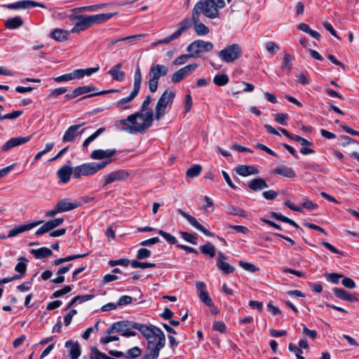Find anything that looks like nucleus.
I'll return each mask as SVG.
<instances>
[{"mask_svg": "<svg viewBox=\"0 0 359 359\" xmlns=\"http://www.w3.org/2000/svg\"><path fill=\"white\" fill-rule=\"evenodd\" d=\"M154 119L149 115L137 111L126 118L116 121L114 126L119 130L129 134H142L152 126Z\"/></svg>", "mask_w": 359, "mask_h": 359, "instance_id": "1", "label": "nucleus"}, {"mask_svg": "<svg viewBox=\"0 0 359 359\" xmlns=\"http://www.w3.org/2000/svg\"><path fill=\"white\" fill-rule=\"evenodd\" d=\"M117 15V13H100L92 15H76L70 16L72 20L75 21L74 25L70 30L72 33H79L88 29L94 25H100L107 22L112 17Z\"/></svg>", "mask_w": 359, "mask_h": 359, "instance_id": "2", "label": "nucleus"}, {"mask_svg": "<svg viewBox=\"0 0 359 359\" xmlns=\"http://www.w3.org/2000/svg\"><path fill=\"white\" fill-rule=\"evenodd\" d=\"M225 6L224 0H200L194 5L192 11L213 20L220 18L219 11Z\"/></svg>", "mask_w": 359, "mask_h": 359, "instance_id": "3", "label": "nucleus"}, {"mask_svg": "<svg viewBox=\"0 0 359 359\" xmlns=\"http://www.w3.org/2000/svg\"><path fill=\"white\" fill-rule=\"evenodd\" d=\"M111 162V160H107L105 161L99 163L90 162L83 163L81 165L75 167L73 169V177L76 179H79L83 176L94 175L100 170L105 168Z\"/></svg>", "mask_w": 359, "mask_h": 359, "instance_id": "4", "label": "nucleus"}, {"mask_svg": "<svg viewBox=\"0 0 359 359\" xmlns=\"http://www.w3.org/2000/svg\"><path fill=\"white\" fill-rule=\"evenodd\" d=\"M142 80V78L141 70L140 68L137 67L134 74V84L133 91L128 97H123L115 103V105L118 107L120 110H126L130 108V104L129 103L132 102L137 95L141 88Z\"/></svg>", "mask_w": 359, "mask_h": 359, "instance_id": "5", "label": "nucleus"}, {"mask_svg": "<svg viewBox=\"0 0 359 359\" xmlns=\"http://www.w3.org/2000/svg\"><path fill=\"white\" fill-rule=\"evenodd\" d=\"M168 72V67L166 65L160 64H153L151 65L148 73V86L151 93L156 91L160 78L167 76Z\"/></svg>", "mask_w": 359, "mask_h": 359, "instance_id": "6", "label": "nucleus"}, {"mask_svg": "<svg viewBox=\"0 0 359 359\" xmlns=\"http://www.w3.org/2000/svg\"><path fill=\"white\" fill-rule=\"evenodd\" d=\"M175 97V93L172 90H166L159 97L155 106L154 118L160 121L165 114V109L171 106Z\"/></svg>", "mask_w": 359, "mask_h": 359, "instance_id": "7", "label": "nucleus"}, {"mask_svg": "<svg viewBox=\"0 0 359 359\" xmlns=\"http://www.w3.org/2000/svg\"><path fill=\"white\" fill-rule=\"evenodd\" d=\"M135 325H142L140 323L130 321H118L113 323L107 330V334L121 333V335L126 337H134L136 332L132 329H135Z\"/></svg>", "mask_w": 359, "mask_h": 359, "instance_id": "8", "label": "nucleus"}, {"mask_svg": "<svg viewBox=\"0 0 359 359\" xmlns=\"http://www.w3.org/2000/svg\"><path fill=\"white\" fill-rule=\"evenodd\" d=\"M135 330H137L147 339V344L152 342L158 344L159 338L163 337V340L165 341V337L163 331L154 325H147L142 324V325H135Z\"/></svg>", "mask_w": 359, "mask_h": 359, "instance_id": "9", "label": "nucleus"}, {"mask_svg": "<svg viewBox=\"0 0 359 359\" xmlns=\"http://www.w3.org/2000/svg\"><path fill=\"white\" fill-rule=\"evenodd\" d=\"M242 55V49L238 43L226 46L218 53L219 57L226 63H231L239 59Z\"/></svg>", "mask_w": 359, "mask_h": 359, "instance_id": "10", "label": "nucleus"}, {"mask_svg": "<svg viewBox=\"0 0 359 359\" xmlns=\"http://www.w3.org/2000/svg\"><path fill=\"white\" fill-rule=\"evenodd\" d=\"M214 48L213 43L210 41L196 40L187 47V51L194 55V57L198 56L201 53L210 51Z\"/></svg>", "mask_w": 359, "mask_h": 359, "instance_id": "11", "label": "nucleus"}, {"mask_svg": "<svg viewBox=\"0 0 359 359\" xmlns=\"http://www.w3.org/2000/svg\"><path fill=\"white\" fill-rule=\"evenodd\" d=\"M191 26L190 20L187 18L182 20L178 24L177 29L171 35L161 39L160 43L162 45L170 43L171 41H175L180 37V36L185 32Z\"/></svg>", "mask_w": 359, "mask_h": 359, "instance_id": "12", "label": "nucleus"}, {"mask_svg": "<svg viewBox=\"0 0 359 359\" xmlns=\"http://www.w3.org/2000/svg\"><path fill=\"white\" fill-rule=\"evenodd\" d=\"M165 341L163 340V337L159 338L158 344L150 342L147 344L145 355L141 359H157L159 355L160 351L165 346Z\"/></svg>", "mask_w": 359, "mask_h": 359, "instance_id": "13", "label": "nucleus"}, {"mask_svg": "<svg viewBox=\"0 0 359 359\" xmlns=\"http://www.w3.org/2000/svg\"><path fill=\"white\" fill-rule=\"evenodd\" d=\"M198 67L196 63L188 65L175 72L172 76L173 83H179L187 76L192 74Z\"/></svg>", "mask_w": 359, "mask_h": 359, "instance_id": "14", "label": "nucleus"}, {"mask_svg": "<svg viewBox=\"0 0 359 359\" xmlns=\"http://www.w3.org/2000/svg\"><path fill=\"white\" fill-rule=\"evenodd\" d=\"M201 15L198 13L192 11L191 21L193 22L194 29L196 34L204 36L210 32V29L205 24L201 22Z\"/></svg>", "mask_w": 359, "mask_h": 359, "instance_id": "15", "label": "nucleus"}, {"mask_svg": "<svg viewBox=\"0 0 359 359\" xmlns=\"http://www.w3.org/2000/svg\"><path fill=\"white\" fill-rule=\"evenodd\" d=\"M82 124L73 125L69 126L62 136V142H73L76 136L81 135L85 131V128L80 129Z\"/></svg>", "mask_w": 359, "mask_h": 359, "instance_id": "16", "label": "nucleus"}, {"mask_svg": "<svg viewBox=\"0 0 359 359\" xmlns=\"http://www.w3.org/2000/svg\"><path fill=\"white\" fill-rule=\"evenodd\" d=\"M177 212H178L179 215H180L184 218H185L189 222V223L191 225H192L194 228H196L198 231H200L202 233H203L205 236H213V234L210 231L206 229L203 226H202L197 221V219L195 217H194L193 216H191V215H189L188 213L184 212L181 209H178L177 210Z\"/></svg>", "mask_w": 359, "mask_h": 359, "instance_id": "17", "label": "nucleus"}, {"mask_svg": "<svg viewBox=\"0 0 359 359\" xmlns=\"http://www.w3.org/2000/svg\"><path fill=\"white\" fill-rule=\"evenodd\" d=\"M128 176V173L123 170H116L106 175L104 178V183L103 186H106L108 184L113 183L116 181L123 180Z\"/></svg>", "mask_w": 359, "mask_h": 359, "instance_id": "18", "label": "nucleus"}, {"mask_svg": "<svg viewBox=\"0 0 359 359\" xmlns=\"http://www.w3.org/2000/svg\"><path fill=\"white\" fill-rule=\"evenodd\" d=\"M42 223H43V221L39 220V221H37V222H35L33 223L15 226L9 231V232L8 233V237L12 238V237L17 236L20 233H22L25 231L31 230L34 227H35Z\"/></svg>", "mask_w": 359, "mask_h": 359, "instance_id": "19", "label": "nucleus"}, {"mask_svg": "<svg viewBox=\"0 0 359 359\" xmlns=\"http://www.w3.org/2000/svg\"><path fill=\"white\" fill-rule=\"evenodd\" d=\"M32 136L15 137L10 139L2 147L3 151H8L11 148L25 144L31 140Z\"/></svg>", "mask_w": 359, "mask_h": 359, "instance_id": "20", "label": "nucleus"}, {"mask_svg": "<svg viewBox=\"0 0 359 359\" xmlns=\"http://www.w3.org/2000/svg\"><path fill=\"white\" fill-rule=\"evenodd\" d=\"M65 347L69 348V356L71 359H78L81 355V348L78 342L66 341Z\"/></svg>", "mask_w": 359, "mask_h": 359, "instance_id": "21", "label": "nucleus"}, {"mask_svg": "<svg viewBox=\"0 0 359 359\" xmlns=\"http://www.w3.org/2000/svg\"><path fill=\"white\" fill-rule=\"evenodd\" d=\"M122 65V62H118L109 71V74L113 79L118 81H123L125 79V72L121 70Z\"/></svg>", "mask_w": 359, "mask_h": 359, "instance_id": "22", "label": "nucleus"}, {"mask_svg": "<svg viewBox=\"0 0 359 359\" xmlns=\"http://www.w3.org/2000/svg\"><path fill=\"white\" fill-rule=\"evenodd\" d=\"M70 32L66 29L55 28L50 34V36L56 41L64 42L68 39Z\"/></svg>", "mask_w": 359, "mask_h": 359, "instance_id": "23", "label": "nucleus"}, {"mask_svg": "<svg viewBox=\"0 0 359 359\" xmlns=\"http://www.w3.org/2000/svg\"><path fill=\"white\" fill-rule=\"evenodd\" d=\"M58 207V210L60 212L69 211L74 209L79 208L81 205V203L78 201H74L73 203L69 202L66 199L60 200L57 203Z\"/></svg>", "mask_w": 359, "mask_h": 359, "instance_id": "24", "label": "nucleus"}, {"mask_svg": "<svg viewBox=\"0 0 359 359\" xmlns=\"http://www.w3.org/2000/svg\"><path fill=\"white\" fill-rule=\"evenodd\" d=\"M116 153L115 149H96L94 150L91 154L90 158L95 160H100L104 158H109Z\"/></svg>", "mask_w": 359, "mask_h": 359, "instance_id": "25", "label": "nucleus"}, {"mask_svg": "<svg viewBox=\"0 0 359 359\" xmlns=\"http://www.w3.org/2000/svg\"><path fill=\"white\" fill-rule=\"evenodd\" d=\"M248 186L251 190L254 191H260L268 187L266 181L260 177L255 178L249 181Z\"/></svg>", "mask_w": 359, "mask_h": 359, "instance_id": "26", "label": "nucleus"}, {"mask_svg": "<svg viewBox=\"0 0 359 359\" xmlns=\"http://www.w3.org/2000/svg\"><path fill=\"white\" fill-rule=\"evenodd\" d=\"M95 89V88L92 86H80L75 88L72 93L65 95V97L67 99L75 98L79 95L93 91Z\"/></svg>", "mask_w": 359, "mask_h": 359, "instance_id": "27", "label": "nucleus"}, {"mask_svg": "<svg viewBox=\"0 0 359 359\" xmlns=\"http://www.w3.org/2000/svg\"><path fill=\"white\" fill-rule=\"evenodd\" d=\"M236 171L238 175L241 176H248L250 175H255L259 172L258 169L252 166V165H241L236 167Z\"/></svg>", "mask_w": 359, "mask_h": 359, "instance_id": "28", "label": "nucleus"}, {"mask_svg": "<svg viewBox=\"0 0 359 359\" xmlns=\"http://www.w3.org/2000/svg\"><path fill=\"white\" fill-rule=\"evenodd\" d=\"M72 173L73 174V169L67 165H63L57 171L58 177L62 183H67L69 181Z\"/></svg>", "mask_w": 359, "mask_h": 359, "instance_id": "29", "label": "nucleus"}, {"mask_svg": "<svg viewBox=\"0 0 359 359\" xmlns=\"http://www.w3.org/2000/svg\"><path fill=\"white\" fill-rule=\"evenodd\" d=\"M333 292L337 298H339L342 300H346L351 302L358 301V299L355 297L353 296L349 292L343 289L335 287L333 289Z\"/></svg>", "mask_w": 359, "mask_h": 359, "instance_id": "30", "label": "nucleus"}, {"mask_svg": "<svg viewBox=\"0 0 359 359\" xmlns=\"http://www.w3.org/2000/svg\"><path fill=\"white\" fill-rule=\"evenodd\" d=\"M273 173L280 175L282 176L287 177L289 178H292L295 176V172H294V170L292 168L285 165H280L277 167L274 170Z\"/></svg>", "mask_w": 359, "mask_h": 359, "instance_id": "31", "label": "nucleus"}, {"mask_svg": "<svg viewBox=\"0 0 359 359\" xmlns=\"http://www.w3.org/2000/svg\"><path fill=\"white\" fill-rule=\"evenodd\" d=\"M100 67L97 66L95 67H90L88 69H78L75 70L76 76L77 79H82L85 76H90L94 73H96L99 71Z\"/></svg>", "mask_w": 359, "mask_h": 359, "instance_id": "32", "label": "nucleus"}, {"mask_svg": "<svg viewBox=\"0 0 359 359\" xmlns=\"http://www.w3.org/2000/svg\"><path fill=\"white\" fill-rule=\"evenodd\" d=\"M31 253L34 255L36 259H42L48 257L52 255V250L48 248H41L39 249L31 250Z\"/></svg>", "mask_w": 359, "mask_h": 359, "instance_id": "33", "label": "nucleus"}, {"mask_svg": "<svg viewBox=\"0 0 359 359\" xmlns=\"http://www.w3.org/2000/svg\"><path fill=\"white\" fill-rule=\"evenodd\" d=\"M226 212L230 215L239 216L241 217H245L247 216L244 210L233 205L226 206Z\"/></svg>", "mask_w": 359, "mask_h": 359, "instance_id": "34", "label": "nucleus"}, {"mask_svg": "<svg viewBox=\"0 0 359 359\" xmlns=\"http://www.w3.org/2000/svg\"><path fill=\"white\" fill-rule=\"evenodd\" d=\"M6 27L10 29H18L22 25V20L20 17H14L8 19L5 22Z\"/></svg>", "mask_w": 359, "mask_h": 359, "instance_id": "35", "label": "nucleus"}, {"mask_svg": "<svg viewBox=\"0 0 359 359\" xmlns=\"http://www.w3.org/2000/svg\"><path fill=\"white\" fill-rule=\"evenodd\" d=\"M151 102V97L150 95L146 97L143 102L142 103L140 109L139 111L142 112L145 114L149 115L150 116L154 118V114L151 109L149 107L150 103Z\"/></svg>", "mask_w": 359, "mask_h": 359, "instance_id": "36", "label": "nucleus"}, {"mask_svg": "<svg viewBox=\"0 0 359 359\" xmlns=\"http://www.w3.org/2000/svg\"><path fill=\"white\" fill-rule=\"evenodd\" d=\"M297 28L299 30L310 34L311 36L316 39L317 40H319L320 39V34L318 32H317L316 31L311 29L310 28V27L306 23L302 22V23L299 24L297 25Z\"/></svg>", "mask_w": 359, "mask_h": 359, "instance_id": "37", "label": "nucleus"}, {"mask_svg": "<svg viewBox=\"0 0 359 359\" xmlns=\"http://www.w3.org/2000/svg\"><path fill=\"white\" fill-rule=\"evenodd\" d=\"M20 9H27L32 7H41V8H46V6L43 4L36 2L35 1L32 0H22L20 1Z\"/></svg>", "mask_w": 359, "mask_h": 359, "instance_id": "38", "label": "nucleus"}, {"mask_svg": "<svg viewBox=\"0 0 359 359\" xmlns=\"http://www.w3.org/2000/svg\"><path fill=\"white\" fill-rule=\"evenodd\" d=\"M229 81V78L227 74H217L213 78V82L218 86H223L227 84Z\"/></svg>", "mask_w": 359, "mask_h": 359, "instance_id": "39", "label": "nucleus"}, {"mask_svg": "<svg viewBox=\"0 0 359 359\" xmlns=\"http://www.w3.org/2000/svg\"><path fill=\"white\" fill-rule=\"evenodd\" d=\"M105 130L104 128H100L97 130H96L93 134L90 135L88 138H86L83 142V147H87L89 144L95 140L98 136H100L104 131Z\"/></svg>", "mask_w": 359, "mask_h": 359, "instance_id": "40", "label": "nucleus"}, {"mask_svg": "<svg viewBox=\"0 0 359 359\" xmlns=\"http://www.w3.org/2000/svg\"><path fill=\"white\" fill-rule=\"evenodd\" d=\"M201 250L203 254H205L210 257H213L215 255V248L210 243L202 245L201 247Z\"/></svg>", "mask_w": 359, "mask_h": 359, "instance_id": "41", "label": "nucleus"}, {"mask_svg": "<svg viewBox=\"0 0 359 359\" xmlns=\"http://www.w3.org/2000/svg\"><path fill=\"white\" fill-rule=\"evenodd\" d=\"M142 353L141 349L135 346L130 349H129L126 353H125V358L127 359H134L139 357Z\"/></svg>", "mask_w": 359, "mask_h": 359, "instance_id": "42", "label": "nucleus"}, {"mask_svg": "<svg viewBox=\"0 0 359 359\" xmlns=\"http://www.w3.org/2000/svg\"><path fill=\"white\" fill-rule=\"evenodd\" d=\"M18 262L15 267V270L20 273H25L27 269V259L21 257L18 259Z\"/></svg>", "mask_w": 359, "mask_h": 359, "instance_id": "43", "label": "nucleus"}, {"mask_svg": "<svg viewBox=\"0 0 359 359\" xmlns=\"http://www.w3.org/2000/svg\"><path fill=\"white\" fill-rule=\"evenodd\" d=\"M54 81L57 82H64V81H69L73 79H77L76 76V72L75 70H74L72 72L69 74H66L62 76H59L57 77H55L53 79Z\"/></svg>", "mask_w": 359, "mask_h": 359, "instance_id": "44", "label": "nucleus"}, {"mask_svg": "<svg viewBox=\"0 0 359 359\" xmlns=\"http://www.w3.org/2000/svg\"><path fill=\"white\" fill-rule=\"evenodd\" d=\"M93 298H94V295H93V294H86V295H83V296H81V295L76 296V297H74L71 300V302H69L67 308H69V306H71L72 305H73L74 304H75L76 302L81 303V302H86V301L90 300V299H92Z\"/></svg>", "mask_w": 359, "mask_h": 359, "instance_id": "45", "label": "nucleus"}, {"mask_svg": "<svg viewBox=\"0 0 359 359\" xmlns=\"http://www.w3.org/2000/svg\"><path fill=\"white\" fill-rule=\"evenodd\" d=\"M202 170V167L200 165H195L187 170V176L188 177H195L198 176Z\"/></svg>", "mask_w": 359, "mask_h": 359, "instance_id": "46", "label": "nucleus"}, {"mask_svg": "<svg viewBox=\"0 0 359 359\" xmlns=\"http://www.w3.org/2000/svg\"><path fill=\"white\" fill-rule=\"evenodd\" d=\"M218 268L224 273H231L234 271V267L224 261L217 262Z\"/></svg>", "mask_w": 359, "mask_h": 359, "instance_id": "47", "label": "nucleus"}, {"mask_svg": "<svg viewBox=\"0 0 359 359\" xmlns=\"http://www.w3.org/2000/svg\"><path fill=\"white\" fill-rule=\"evenodd\" d=\"M131 266L134 269H147V268H155L156 264L154 263H148V262H140L136 260H133L131 262Z\"/></svg>", "mask_w": 359, "mask_h": 359, "instance_id": "48", "label": "nucleus"}, {"mask_svg": "<svg viewBox=\"0 0 359 359\" xmlns=\"http://www.w3.org/2000/svg\"><path fill=\"white\" fill-rule=\"evenodd\" d=\"M86 255V254L76 255L68 256V257H66L64 258L57 259L54 261V264L57 266L63 262H69V261H72V260H74V259H76L78 258L84 257Z\"/></svg>", "mask_w": 359, "mask_h": 359, "instance_id": "49", "label": "nucleus"}, {"mask_svg": "<svg viewBox=\"0 0 359 359\" xmlns=\"http://www.w3.org/2000/svg\"><path fill=\"white\" fill-rule=\"evenodd\" d=\"M292 60V57L290 54L285 53L283 55V63L281 65V68L287 72H290L291 70V65L290 62Z\"/></svg>", "mask_w": 359, "mask_h": 359, "instance_id": "50", "label": "nucleus"}, {"mask_svg": "<svg viewBox=\"0 0 359 359\" xmlns=\"http://www.w3.org/2000/svg\"><path fill=\"white\" fill-rule=\"evenodd\" d=\"M180 234L181 235L182 238L187 242H189L193 245L197 244V238L194 235L185 231H180Z\"/></svg>", "mask_w": 359, "mask_h": 359, "instance_id": "51", "label": "nucleus"}, {"mask_svg": "<svg viewBox=\"0 0 359 359\" xmlns=\"http://www.w3.org/2000/svg\"><path fill=\"white\" fill-rule=\"evenodd\" d=\"M191 57H194V55H192V53L182 55L179 57H177L174 60L173 64L175 65H182L185 64L188 61V60Z\"/></svg>", "mask_w": 359, "mask_h": 359, "instance_id": "52", "label": "nucleus"}, {"mask_svg": "<svg viewBox=\"0 0 359 359\" xmlns=\"http://www.w3.org/2000/svg\"><path fill=\"white\" fill-rule=\"evenodd\" d=\"M151 252L147 248H140L137 252V258L138 259H144L150 257Z\"/></svg>", "mask_w": 359, "mask_h": 359, "instance_id": "53", "label": "nucleus"}, {"mask_svg": "<svg viewBox=\"0 0 359 359\" xmlns=\"http://www.w3.org/2000/svg\"><path fill=\"white\" fill-rule=\"evenodd\" d=\"M200 299L207 306H212L213 305L212 299L208 292H202L199 293Z\"/></svg>", "mask_w": 359, "mask_h": 359, "instance_id": "54", "label": "nucleus"}, {"mask_svg": "<svg viewBox=\"0 0 359 359\" xmlns=\"http://www.w3.org/2000/svg\"><path fill=\"white\" fill-rule=\"evenodd\" d=\"M158 233L161 236H162L166 240V241L168 243H169L170 244H175L177 243L176 238L175 236H173L172 235H171L170 233L163 231L162 230H159Z\"/></svg>", "mask_w": 359, "mask_h": 359, "instance_id": "55", "label": "nucleus"}, {"mask_svg": "<svg viewBox=\"0 0 359 359\" xmlns=\"http://www.w3.org/2000/svg\"><path fill=\"white\" fill-rule=\"evenodd\" d=\"M239 266H241L244 270L250 271V272H255L258 271V268H257L254 264L245 262L243 261H240L238 262Z\"/></svg>", "mask_w": 359, "mask_h": 359, "instance_id": "56", "label": "nucleus"}, {"mask_svg": "<svg viewBox=\"0 0 359 359\" xmlns=\"http://www.w3.org/2000/svg\"><path fill=\"white\" fill-rule=\"evenodd\" d=\"M72 290V287L70 286V285H66L65 287H64L61 290H58L57 291H55L53 296L55 297V298H58L65 294H67L68 292H69L71 290Z\"/></svg>", "mask_w": 359, "mask_h": 359, "instance_id": "57", "label": "nucleus"}, {"mask_svg": "<svg viewBox=\"0 0 359 359\" xmlns=\"http://www.w3.org/2000/svg\"><path fill=\"white\" fill-rule=\"evenodd\" d=\"M288 348L290 351L295 353L297 359H305L304 357L302 356L300 354L302 353V351L295 344H290Z\"/></svg>", "mask_w": 359, "mask_h": 359, "instance_id": "58", "label": "nucleus"}, {"mask_svg": "<svg viewBox=\"0 0 359 359\" xmlns=\"http://www.w3.org/2000/svg\"><path fill=\"white\" fill-rule=\"evenodd\" d=\"M341 277H343L342 275L336 273H332L326 275L327 280L334 284H337L339 281V278Z\"/></svg>", "mask_w": 359, "mask_h": 359, "instance_id": "59", "label": "nucleus"}, {"mask_svg": "<svg viewBox=\"0 0 359 359\" xmlns=\"http://www.w3.org/2000/svg\"><path fill=\"white\" fill-rule=\"evenodd\" d=\"M67 89L65 87H60L55 89L51 90L49 97L52 98H56L60 95H62L65 93H66Z\"/></svg>", "mask_w": 359, "mask_h": 359, "instance_id": "60", "label": "nucleus"}, {"mask_svg": "<svg viewBox=\"0 0 359 359\" xmlns=\"http://www.w3.org/2000/svg\"><path fill=\"white\" fill-rule=\"evenodd\" d=\"M192 107V97L190 94H188L185 96L184 103V113H188Z\"/></svg>", "mask_w": 359, "mask_h": 359, "instance_id": "61", "label": "nucleus"}, {"mask_svg": "<svg viewBox=\"0 0 359 359\" xmlns=\"http://www.w3.org/2000/svg\"><path fill=\"white\" fill-rule=\"evenodd\" d=\"M64 222V219L63 218H57V219H53V220H50V221H48L47 222V224L50 229V231L55 228H56L57 226H60V224H62Z\"/></svg>", "mask_w": 359, "mask_h": 359, "instance_id": "62", "label": "nucleus"}, {"mask_svg": "<svg viewBox=\"0 0 359 359\" xmlns=\"http://www.w3.org/2000/svg\"><path fill=\"white\" fill-rule=\"evenodd\" d=\"M266 48L271 54L274 55L279 50V46L273 41H268L266 43Z\"/></svg>", "mask_w": 359, "mask_h": 359, "instance_id": "63", "label": "nucleus"}, {"mask_svg": "<svg viewBox=\"0 0 359 359\" xmlns=\"http://www.w3.org/2000/svg\"><path fill=\"white\" fill-rule=\"evenodd\" d=\"M132 299H133L130 296L123 295L118 299L117 304L118 306H126L130 304L132 302Z\"/></svg>", "mask_w": 359, "mask_h": 359, "instance_id": "64", "label": "nucleus"}]
</instances>
